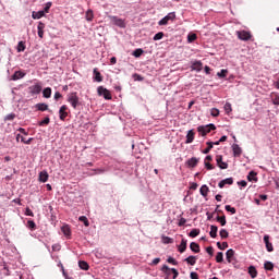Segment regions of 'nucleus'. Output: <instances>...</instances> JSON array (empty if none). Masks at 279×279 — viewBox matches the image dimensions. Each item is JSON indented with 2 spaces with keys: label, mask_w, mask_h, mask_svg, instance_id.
I'll return each instance as SVG.
<instances>
[{
  "label": "nucleus",
  "mask_w": 279,
  "mask_h": 279,
  "mask_svg": "<svg viewBox=\"0 0 279 279\" xmlns=\"http://www.w3.org/2000/svg\"><path fill=\"white\" fill-rule=\"evenodd\" d=\"M213 130H217V126H215V124L201 125L197 128V132H199L203 136H206V134H210Z\"/></svg>",
  "instance_id": "1"
},
{
  "label": "nucleus",
  "mask_w": 279,
  "mask_h": 279,
  "mask_svg": "<svg viewBox=\"0 0 279 279\" xmlns=\"http://www.w3.org/2000/svg\"><path fill=\"white\" fill-rule=\"evenodd\" d=\"M68 101L71 104L72 108H77V105L80 104V97H77V93H71L68 95Z\"/></svg>",
  "instance_id": "2"
},
{
  "label": "nucleus",
  "mask_w": 279,
  "mask_h": 279,
  "mask_svg": "<svg viewBox=\"0 0 279 279\" xmlns=\"http://www.w3.org/2000/svg\"><path fill=\"white\" fill-rule=\"evenodd\" d=\"M97 93L100 97H104V99L110 100L112 99V94L110 93V90H108L106 87L104 86H99L97 88Z\"/></svg>",
  "instance_id": "3"
},
{
  "label": "nucleus",
  "mask_w": 279,
  "mask_h": 279,
  "mask_svg": "<svg viewBox=\"0 0 279 279\" xmlns=\"http://www.w3.org/2000/svg\"><path fill=\"white\" fill-rule=\"evenodd\" d=\"M236 36L240 40H244V41L252 39V33H250L247 31H238Z\"/></svg>",
  "instance_id": "4"
},
{
  "label": "nucleus",
  "mask_w": 279,
  "mask_h": 279,
  "mask_svg": "<svg viewBox=\"0 0 279 279\" xmlns=\"http://www.w3.org/2000/svg\"><path fill=\"white\" fill-rule=\"evenodd\" d=\"M169 21H175V13H168L163 19L158 22V25H168Z\"/></svg>",
  "instance_id": "5"
},
{
  "label": "nucleus",
  "mask_w": 279,
  "mask_h": 279,
  "mask_svg": "<svg viewBox=\"0 0 279 279\" xmlns=\"http://www.w3.org/2000/svg\"><path fill=\"white\" fill-rule=\"evenodd\" d=\"M109 19L113 25H117V27L125 28V21L123 19H119L114 15H110Z\"/></svg>",
  "instance_id": "6"
},
{
  "label": "nucleus",
  "mask_w": 279,
  "mask_h": 279,
  "mask_svg": "<svg viewBox=\"0 0 279 279\" xmlns=\"http://www.w3.org/2000/svg\"><path fill=\"white\" fill-rule=\"evenodd\" d=\"M28 90L31 95H40L43 92V85L40 83H36L35 85L29 86Z\"/></svg>",
  "instance_id": "7"
},
{
  "label": "nucleus",
  "mask_w": 279,
  "mask_h": 279,
  "mask_svg": "<svg viewBox=\"0 0 279 279\" xmlns=\"http://www.w3.org/2000/svg\"><path fill=\"white\" fill-rule=\"evenodd\" d=\"M68 110H69V107L66 105L61 106L59 110V119L61 121H65L66 117H69V112H66Z\"/></svg>",
  "instance_id": "8"
},
{
  "label": "nucleus",
  "mask_w": 279,
  "mask_h": 279,
  "mask_svg": "<svg viewBox=\"0 0 279 279\" xmlns=\"http://www.w3.org/2000/svg\"><path fill=\"white\" fill-rule=\"evenodd\" d=\"M216 162L219 169H228V163L223 162V157L221 155H218L216 157Z\"/></svg>",
  "instance_id": "9"
},
{
  "label": "nucleus",
  "mask_w": 279,
  "mask_h": 279,
  "mask_svg": "<svg viewBox=\"0 0 279 279\" xmlns=\"http://www.w3.org/2000/svg\"><path fill=\"white\" fill-rule=\"evenodd\" d=\"M37 31L39 38H45V23L38 22Z\"/></svg>",
  "instance_id": "10"
},
{
  "label": "nucleus",
  "mask_w": 279,
  "mask_h": 279,
  "mask_svg": "<svg viewBox=\"0 0 279 279\" xmlns=\"http://www.w3.org/2000/svg\"><path fill=\"white\" fill-rule=\"evenodd\" d=\"M264 243L266 245V250L267 252H272L274 251V244H271V242H269V235H264Z\"/></svg>",
  "instance_id": "11"
},
{
  "label": "nucleus",
  "mask_w": 279,
  "mask_h": 279,
  "mask_svg": "<svg viewBox=\"0 0 279 279\" xmlns=\"http://www.w3.org/2000/svg\"><path fill=\"white\" fill-rule=\"evenodd\" d=\"M232 150H233L234 158H239V156H241V154H243V149H241L239 147V144H233L232 145Z\"/></svg>",
  "instance_id": "12"
},
{
  "label": "nucleus",
  "mask_w": 279,
  "mask_h": 279,
  "mask_svg": "<svg viewBox=\"0 0 279 279\" xmlns=\"http://www.w3.org/2000/svg\"><path fill=\"white\" fill-rule=\"evenodd\" d=\"M193 141H195V131L194 130H190L186 134V144H191L193 143Z\"/></svg>",
  "instance_id": "13"
},
{
  "label": "nucleus",
  "mask_w": 279,
  "mask_h": 279,
  "mask_svg": "<svg viewBox=\"0 0 279 279\" xmlns=\"http://www.w3.org/2000/svg\"><path fill=\"white\" fill-rule=\"evenodd\" d=\"M23 77H25V73H23L22 71H15L14 74L11 76V80L13 82H16L17 80H23Z\"/></svg>",
  "instance_id": "14"
},
{
  "label": "nucleus",
  "mask_w": 279,
  "mask_h": 279,
  "mask_svg": "<svg viewBox=\"0 0 279 279\" xmlns=\"http://www.w3.org/2000/svg\"><path fill=\"white\" fill-rule=\"evenodd\" d=\"M94 82H104V76L97 68L94 69Z\"/></svg>",
  "instance_id": "15"
},
{
  "label": "nucleus",
  "mask_w": 279,
  "mask_h": 279,
  "mask_svg": "<svg viewBox=\"0 0 279 279\" xmlns=\"http://www.w3.org/2000/svg\"><path fill=\"white\" fill-rule=\"evenodd\" d=\"M61 232L64 234V236H66L68 239L71 238V227H69V225H64L61 228Z\"/></svg>",
  "instance_id": "16"
},
{
  "label": "nucleus",
  "mask_w": 279,
  "mask_h": 279,
  "mask_svg": "<svg viewBox=\"0 0 279 279\" xmlns=\"http://www.w3.org/2000/svg\"><path fill=\"white\" fill-rule=\"evenodd\" d=\"M186 240H181V244L178 246V251L180 252V254H184V252H186Z\"/></svg>",
  "instance_id": "17"
},
{
  "label": "nucleus",
  "mask_w": 279,
  "mask_h": 279,
  "mask_svg": "<svg viewBox=\"0 0 279 279\" xmlns=\"http://www.w3.org/2000/svg\"><path fill=\"white\" fill-rule=\"evenodd\" d=\"M209 192H210V189H208V185H202L199 189V193L203 197H208Z\"/></svg>",
  "instance_id": "18"
},
{
  "label": "nucleus",
  "mask_w": 279,
  "mask_h": 279,
  "mask_svg": "<svg viewBox=\"0 0 279 279\" xmlns=\"http://www.w3.org/2000/svg\"><path fill=\"white\" fill-rule=\"evenodd\" d=\"M43 16H45V11L32 12V19H34L35 21H37L38 19H43Z\"/></svg>",
  "instance_id": "19"
},
{
  "label": "nucleus",
  "mask_w": 279,
  "mask_h": 279,
  "mask_svg": "<svg viewBox=\"0 0 279 279\" xmlns=\"http://www.w3.org/2000/svg\"><path fill=\"white\" fill-rule=\"evenodd\" d=\"M35 108H37V110H39L40 112H45L49 110V105L41 102V104H37Z\"/></svg>",
  "instance_id": "20"
},
{
  "label": "nucleus",
  "mask_w": 279,
  "mask_h": 279,
  "mask_svg": "<svg viewBox=\"0 0 279 279\" xmlns=\"http://www.w3.org/2000/svg\"><path fill=\"white\" fill-rule=\"evenodd\" d=\"M228 263H232L234 260V250L230 248L226 253Z\"/></svg>",
  "instance_id": "21"
},
{
  "label": "nucleus",
  "mask_w": 279,
  "mask_h": 279,
  "mask_svg": "<svg viewBox=\"0 0 279 279\" xmlns=\"http://www.w3.org/2000/svg\"><path fill=\"white\" fill-rule=\"evenodd\" d=\"M203 69V63L202 61H195L193 64H192V71H202Z\"/></svg>",
  "instance_id": "22"
},
{
  "label": "nucleus",
  "mask_w": 279,
  "mask_h": 279,
  "mask_svg": "<svg viewBox=\"0 0 279 279\" xmlns=\"http://www.w3.org/2000/svg\"><path fill=\"white\" fill-rule=\"evenodd\" d=\"M197 162H199V159L192 157L191 159L187 160L186 165L187 167L195 168L197 167Z\"/></svg>",
  "instance_id": "23"
},
{
  "label": "nucleus",
  "mask_w": 279,
  "mask_h": 279,
  "mask_svg": "<svg viewBox=\"0 0 279 279\" xmlns=\"http://www.w3.org/2000/svg\"><path fill=\"white\" fill-rule=\"evenodd\" d=\"M218 228L215 225H211L210 227V232H209V236H211V239H217V232H218Z\"/></svg>",
  "instance_id": "24"
},
{
  "label": "nucleus",
  "mask_w": 279,
  "mask_h": 279,
  "mask_svg": "<svg viewBox=\"0 0 279 279\" xmlns=\"http://www.w3.org/2000/svg\"><path fill=\"white\" fill-rule=\"evenodd\" d=\"M49 180V173L47 171L39 172V182H47Z\"/></svg>",
  "instance_id": "25"
},
{
  "label": "nucleus",
  "mask_w": 279,
  "mask_h": 279,
  "mask_svg": "<svg viewBox=\"0 0 279 279\" xmlns=\"http://www.w3.org/2000/svg\"><path fill=\"white\" fill-rule=\"evenodd\" d=\"M190 250H192L194 252V254H199V252H201L199 244L192 242L190 244Z\"/></svg>",
  "instance_id": "26"
},
{
  "label": "nucleus",
  "mask_w": 279,
  "mask_h": 279,
  "mask_svg": "<svg viewBox=\"0 0 279 279\" xmlns=\"http://www.w3.org/2000/svg\"><path fill=\"white\" fill-rule=\"evenodd\" d=\"M248 274H250L251 278L254 279V278H256V276H258V270H256V267L250 266Z\"/></svg>",
  "instance_id": "27"
},
{
  "label": "nucleus",
  "mask_w": 279,
  "mask_h": 279,
  "mask_svg": "<svg viewBox=\"0 0 279 279\" xmlns=\"http://www.w3.org/2000/svg\"><path fill=\"white\" fill-rule=\"evenodd\" d=\"M185 263H187V265L194 266L195 263H197V257L191 255V256H189V257L185 258Z\"/></svg>",
  "instance_id": "28"
},
{
  "label": "nucleus",
  "mask_w": 279,
  "mask_h": 279,
  "mask_svg": "<svg viewBox=\"0 0 279 279\" xmlns=\"http://www.w3.org/2000/svg\"><path fill=\"white\" fill-rule=\"evenodd\" d=\"M257 173L255 171H251L247 175L248 182H258V178H256Z\"/></svg>",
  "instance_id": "29"
},
{
  "label": "nucleus",
  "mask_w": 279,
  "mask_h": 279,
  "mask_svg": "<svg viewBox=\"0 0 279 279\" xmlns=\"http://www.w3.org/2000/svg\"><path fill=\"white\" fill-rule=\"evenodd\" d=\"M86 21H88V23L93 22V20L95 19V14L93 13V10H87L86 15H85Z\"/></svg>",
  "instance_id": "30"
},
{
  "label": "nucleus",
  "mask_w": 279,
  "mask_h": 279,
  "mask_svg": "<svg viewBox=\"0 0 279 279\" xmlns=\"http://www.w3.org/2000/svg\"><path fill=\"white\" fill-rule=\"evenodd\" d=\"M78 267L80 269H83V271H88V263H86L85 260H80L78 262Z\"/></svg>",
  "instance_id": "31"
},
{
  "label": "nucleus",
  "mask_w": 279,
  "mask_h": 279,
  "mask_svg": "<svg viewBox=\"0 0 279 279\" xmlns=\"http://www.w3.org/2000/svg\"><path fill=\"white\" fill-rule=\"evenodd\" d=\"M26 46H25V41H19L17 44V53H21L23 51H25Z\"/></svg>",
  "instance_id": "32"
},
{
  "label": "nucleus",
  "mask_w": 279,
  "mask_h": 279,
  "mask_svg": "<svg viewBox=\"0 0 279 279\" xmlns=\"http://www.w3.org/2000/svg\"><path fill=\"white\" fill-rule=\"evenodd\" d=\"M144 53V50L141 48H137L133 51L132 56H134V58H141Z\"/></svg>",
  "instance_id": "33"
},
{
  "label": "nucleus",
  "mask_w": 279,
  "mask_h": 279,
  "mask_svg": "<svg viewBox=\"0 0 279 279\" xmlns=\"http://www.w3.org/2000/svg\"><path fill=\"white\" fill-rule=\"evenodd\" d=\"M264 269H266V271H274V263L271 262H266L264 264Z\"/></svg>",
  "instance_id": "34"
},
{
  "label": "nucleus",
  "mask_w": 279,
  "mask_h": 279,
  "mask_svg": "<svg viewBox=\"0 0 279 279\" xmlns=\"http://www.w3.org/2000/svg\"><path fill=\"white\" fill-rule=\"evenodd\" d=\"M43 95L46 99H49V97H51V87H46L44 90H43Z\"/></svg>",
  "instance_id": "35"
},
{
  "label": "nucleus",
  "mask_w": 279,
  "mask_h": 279,
  "mask_svg": "<svg viewBox=\"0 0 279 279\" xmlns=\"http://www.w3.org/2000/svg\"><path fill=\"white\" fill-rule=\"evenodd\" d=\"M216 221H218L220 226H226V223H228L226 220V216H217Z\"/></svg>",
  "instance_id": "36"
},
{
  "label": "nucleus",
  "mask_w": 279,
  "mask_h": 279,
  "mask_svg": "<svg viewBox=\"0 0 279 279\" xmlns=\"http://www.w3.org/2000/svg\"><path fill=\"white\" fill-rule=\"evenodd\" d=\"M161 241H162V243H165V245H169L170 243H173V239H171L167 235H162Z\"/></svg>",
  "instance_id": "37"
},
{
  "label": "nucleus",
  "mask_w": 279,
  "mask_h": 279,
  "mask_svg": "<svg viewBox=\"0 0 279 279\" xmlns=\"http://www.w3.org/2000/svg\"><path fill=\"white\" fill-rule=\"evenodd\" d=\"M189 236H191V239H195V236H199V229H192L191 232L189 233Z\"/></svg>",
  "instance_id": "38"
},
{
  "label": "nucleus",
  "mask_w": 279,
  "mask_h": 279,
  "mask_svg": "<svg viewBox=\"0 0 279 279\" xmlns=\"http://www.w3.org/2000/svg\"><path fill=\"white\" fill-rule=\"evenodd\" d=\"M195 40H197V34L191 33V34L187 35V41L189 43H195Z\"/></svg>",
  "instance_id": "39"
},
{
  "label": "nucleus",
  "mask_w": 279,
  "mask_h": 279,
  "mask_svg": "<svg viewBox=\"0 0 279 279\" xmlns=\"http://www.w3.org/2000/svg\"><path fill=\"white\" fill-rule=\"evenodd\" d=\"M225 210H227V213H231V215H236V208H234L230 205H226Z\"/></svg>",
  "instance_id": "40"
},
{
  "label": "nucleus",
  "mask_w": 279,
  "mask_h": 279,
  "mask_svg": "<svg viewBox=\"0 0 279 279\" xmlns=\"http://www.w3.org/2000/svg\"><path fill=\"white\" fill-rule=\"evenodd\" d=\"M78 221H82L86 228H88V226H90V222L88 221V218H86V216H81L78 218Z\"/></svg>",
  "instance_id": "41"
},
{
  "label": "nucleus",
  "mask_w": 279,
  "mask_h": 279,
  "mask_svg": "<svg viewBox=\"0 0 279 279\" xmlns=\"http://www.w3.org/2000/svg\"><path fill=\"white\" fill-rule=\"evenodd\" d=\"M218 250H228V242H217Z\"/></svg>",
  "instance_id": "42"
},
{
  "label": "nucleus",
  "mask_w": 279,
  "mask_h": 279,
  "mask_svg": "<svg viewBox=\"0 0 279 279\" xmlns=\"http://www.w3.org/2000/svg\"><path fill=\"white\" fill-rule=\"evenodd\" d=\"M162 38H165V33L159 32L153 37V40H162Z\"/></svg>",
  "instance_id": "43"
},
{
  "label": "nucleus",
  "mask_w": 279,
  "mask_h": 279,
  "mask_svg": "<svg viewBox=\"0 0 279 279\" xmlns=\"http://www.w3.org/2000/svg\"><path fill=\"white\" fill-rule=\"evenodd\" d=\"M210 149H213V142H207V147L203 150V154H210Z\"/></svg>",
  "instance_id": "44"
},
{
  "label": "nucleus",
  "mask_w": 279,
  "mask_h": 279,
  "mask_svg": "<svg viewBox=\"0 0 279 279\" xmlns=\"http://www.w3.org/2000/svg\"><path fill=\"white\" fill-rule=\"evenodd\" d=\"M27 228L29 230H36V222H34V220H28L27 221Z\"/></svg>",
  "instance_id": "45"
},
{
  "label": "nucleus",
  "mask_w": 279,
  "mask_h": 279,
  "mask_svg": "<svg viewBox=\"0 0 279 279\" xmlns=\"http://www.w3.org/2000/svg\"><path fill=\"white\" fill-rule=\"evenodd\" d=\"M219 234H220L221 239H228V236H229L228 230H226V229H221Z\"/></svg>",
  "instance_id": "46"
},
{
  "label": "nucleus",
  "mask_w": 279,
  "mask_h": 279,
  "mask_svg": "<svg viewBox=\"0 0 279 279\" xmlns=\"http://www.w3.org/2000/svg\"><path fill=\"white\" fill-rule=\"evenodd\" d=\"M225 110L227 114H230V112H232V105L230 102H226Z\"/></svg>",
  "instance_id": "47"
},
{
  "label": "nucleus",
  "mask_w": 279,
  "mask_h": 279,
  "mask_svg": "<svg viewBox=\"0 0 279 279\" xmlns=\"http://www.w3.org/2000/svg\"><path fill=\"white\" fill-rule=\"evenodd\" d=\"M223 260V253L218 252L216 255V263H221Z\"/></svg>",
  "instance_id": "48"
},
{
  "label": "nucleus",
  "mask_w": 279,
  "mask_h": 279,
  "mask_svg": "<svg viewBox=\"0 0 279 279\" xmlns=\"http://www.w3.org/2000/svg\"><path fill=\"white\" fill-rule=\"evenodd\" d=\"M51 5H52L51 2L46 3V7L43 10L44 14H48L49 10H51Z\"/></svg>",
  "instance_id": "49"
},
{
  "label": "nucleus",
  "mask_w": 279,
  "mask_h": 279,
  "mask_svg": "<svg viewBox=\"0 0 279 279\" xmlns=\"http://www.w3.org/2000/svg\"><path fill=\"white\" fill-rule=\"evenodd\" d=\"M51 119H49V117L45 118L43 121L39 122V125H49Z\"/></svg>",
  "instance_id": "50"
},
{
  "label": "nucleus",
  "mask_w": 279,
  "mask_h": 279,
  "mask_svg": "<svg viewBox=\"0 0 279 279\" xmlns=\"http://www.w3.org/2000/svg\"><path fill=\"white\" fill-rule=\"evenodd\" d=\"M14 119H16V114H14V113H9V114L4 118L5 121H14Z\"/></svg>",
  "instance_id": "51"
},
{
  "label": "nucleus",
  "mask_w": 279,
  "mask_h": 279,
  "mask_svg": "<svg viewBox=\"0 0 279 279\" xmlns=\"http://www.w3.org/2000/svg\"><path fill=\"white\" fill-rule=\"evenodd\" d=\"M161 271H163V274H167V276H170V272H169V271H171V269L169 268V266L163 265V266L161 267Z\"/></svg>",
  "instance_id": "52"
},
{
  "label": "nucleus",
  "mask_w": 279,
  "mask_h": 279,
  "mask_svg": "<svg viewBox=\"0 0 279 279\" xmlns=\"http://www.w3.org/2000/svg\"><path fill=\"white\" fill-rule=\"evenodd\" d=\"M218 77H227L228 75V70H221L220 72L217 73Z\"/></svg>",
  "instance_id": "53"
},
{
  "label": "nucleus",
  "mask_w": 279,
  "mask_h": 279,
  "mask_svg": "<svg viewBox=\"0 0 279 279\" xmlns=\"http://www.w3.org/2000/svg\"><path fill=\"white\" fill-rule=\"evenodd\" d=\"M32 141H34V137H31L27 141L25 140V137H22V143H24V145H32Z\"/></svg>",
  "instance_id": "54"
},
{
  "label": "nucleus",
  "mask_w": 279,
  "mask_h": 279,
  "mask_svg": "<svg viewBox=\"0 0 279 279\" xmlns=\"http://www.w3.org/2000/svg\"><path fill=\"white\" fill-rule=\"evenodd\" d=\"M25 215H26V217H34V211H32V209H29V207H27L25 209Z\"/></svg>",
  "instance_id": "55"
},
{
  "label": "nucleus",
  "mask_w": 279,
  "mask_h": 279,
  "mask_svg": "<svg viewBox=\"0 0 279 279\" xmlns=\"http://www.w3.org/2000/svg\"><path fill=\"white\" fill-rule=\"evenodd\" d=\"M170 271H172V274H173L172 279H175V278H178V276H180V272H178V269H175V268H171Z\"/></svg>",
  "instance_id": "56"
},
{
  "label": "nucleus",
  "mask_w": 279,
  "mask_h": 279,
  "mask_svg": "<svg viewBox=\"0 0 279 279\" xmlns=\"http://www.w3.org/2000/svg\"><path fill=\"white\" fill-rule=\"evenodd\" d=\"M225 184H234V179L232 178H227L223 180Z\"/></svg>",
  "instance_id": "57"
},
{
  "label": "nucleus",
  "mask_w": 279,
  "mask_h": 279,
  "mask_svg": "<svg viewBox=\"0 0 279 279\" xmlns=\"http://www.w3.org/2000/svg\"><path fill=\"white\" fill-rule=\"evenodd\" d=\"M206 252H207V254H209V256H213V254H215V250L213 248V246H208L206 248Z\"/></svg>",
  "instance_id": "58"
},
{
  "label": "nucleus",
  "mask_w": 279,
  "mask_h": 279,
  "mask_svg": "<svg viewBox=\"0 0 279 279\" xmlns=\"http://www.w3.org/2000/svg\"><path fill=\"white\" fill-rule=\"evenodd\" d=\"M185 223H186V219H185V218H181V219L179 220L178 226H179L180 228H182V226H185Z\"/></svg>",
  "instance_id": "59"
},
{
  "label": "nucleus",
  "mask_w": 279,
  "mask_h": 279,
  "mask_svg": "<svg viewBox=\"0 0 279 279\" xmlns=\"http://www.w3.org/2000/svg\"><path fill=\"white\" fill-rule=\"evenodd\" d=\"M205 167H206V169H208V171H211V169H215V167L210 162H207V161H205Z\"/></svg>",
  "instance_id": "60"
},
{
  "label": "nucleus",
  "mask_w": 279,
  "mask_h": 279,
  "mask_svg": "<svg viewBox=\"0 0 279 279\" xmlns=\"http://www.w3.org/2000/svg\"><path fill=\"white\" fill-rule=\"evenodd\" d=\"M160 263V257H157L155 259H153V262L150 263L151 266H156Z\"/></svg>",
  "instance_id": "61"
},
{
  "label": "nucleus",
  "mask_w": 279,
  "mask_h": 279,
  "mask_svg": "<svg viewBox=\"0 0 279 279\" xmlns=\"http://www.w3.org/2000/svg\"><path fill=\"white\" fill-rule=\"evenodd\" d=\"M167 260L170 265H178V262L173 257H169Z\"/></svg>",
  "instance_id": "62"
},
{
  "label": "nucleus",
  "mask_w": 279,
  "mask_h": 279,
  "mask_svg": "<svg viewBox=\"0 0 279 279\" xmlns=\"http://www.w3.org/2000/svg\"><path fill=\"white\" fill-rule=\"evenodd\" d=\"M190 278L191 279H199V275H197V272H191Z\"/></svg>",
  "instance_id": "63"
},
{
  "label": "nucleus",
  "mask_w": 279,
  "mask_h": 279,
  "mask_svg": "<svg viewBox=\"0 0 279 279\" xmlns=\"http://www.w3.org/2000/svg\"><path fill=\"white\" fill-rule=\"evenodd\" d=\"M219 114V109H211V117H217Z\"/></svg>",
  "instance_id": "64"
}]
</instances>
